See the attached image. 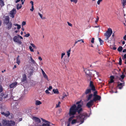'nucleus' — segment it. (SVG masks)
<instances>
[{
  "mask_svg": "<svg viewBox=\"0 0 126 126\" xmlns=\"http://www.w3.org/2000/svg\"><path fill=\"white\" fill-rule=\"evenodd\" d=\"M76 104L78 105L77 107L75 105H74L69 109V115L70 117L69 119V121H71L74 117V115L77 112L79 114L82 110L81 107L83 105V102L81 101L77 102L76 103Z\"/></svg>",
  "mask_w": 126,
  "mask_h": 126,
  "instance_id": "f257e3e1",
  "label": "nucleus"
},
{
  "mask_svg": "<svg viewBox=\"0 0 126 126\" xmlns=\"http://www.w3.org/2000/svg\"><path fill=\"white\" fill-rule=\"evenodd\" d=\"M86 116V114L85 113L80 114L79 115L76 116V119H73L72 121L71 124H73L76 123H80V124H82L84 122Z\"/></svg>",
  "mask_w": 126,
  "mask_h": 126,
  "instance_id": "f03ea898",
  "label": "nucleus"
},
{
  "mask_svg": "<svg viewBox=\"0 0 126 126\" xmlns=\"http://www.w3.org/2000/svg\"><path fill=\"white\" fill-rule=\"evenodd\" d=\"M89 86L91 89H88L86 90L85 92V94H86L90 93L91 90L93 91H95V87L93 85V82L91 81H90Z\"/></svg>",
  "mask_w": 126,
  "mask_h": 126,
  "instance_id": "7ed1b4c3",
  "label": "nucleus"
},
{
  "mask_svg": "<svg viewBox=\"0 0 126 126\" xmlns=\"http://www.w3.org/2000/svg\"><path fill=\"white\" fill-rule=\"evenodd\" d=\"M112 29L110 28L108 29V30L104 33V35L106 37L105 40L107 41L109 37L112 34Z\"/></svg>",
  "mask_w": 126,
  "mask_h": 126,
  "instance_id": "20e7f679",
  "label": "nucleus"
},
{
  "mask_svg": "<svg viewBox=\"0 0 126 126\" xmlns=\"http://www.w3.org/2000/svg\"><path fill=\"white\" fill-rule=\"evenodd\" d=\"M13 40L16 43L19 45H20L22 44L21 40H20L19 37L17 35L15 36L13 38Z\"/></svg>",
  "mask_w": 126,
  "mask_h": 126,
  "instance_id": "39448f33",
  "label": "nucleus"
},
{
  "mask_svg": "<svg viewBox=\"0 0 126 126\" xmlns=\"http://www.w3.org/2000/svg\"><path fill=\"white\" fill-rule=\"evenodd\" d=\"M11 107L14 109H18L19 107V106L18 105L17 102H14L11 104Z\"/></svg>",
  "mask_w": 126,
  "mask_h": 126,
  "instance_id": "423d86ee",
  "label": "nucleus"
},
{
  "mask_svg": "<svg viewBox=\"0 0 126 126\" xmlns=\"http://www.w3.org/2000/svg\"><path fill=\"white\" fill-rule=\"evenodd\" d=\"M32 119L34 120L35 124H38V123H40L41 120L40 119L37 117H33L32 118Z\"/></svg>",
  "mask_w": 126,
  "mask_h": 126,
  "instance_id": "0eeeda50",
  "label": "nucleus"
},
{
  "mask_svg": "<svg viewBox=\"0 0 126 126\" xmlns=\"http://www.w3.org/2000/svg\"><path fill=\"white\" fill-rule=\"evenodd\" d=\"M9 19L10 18L9 16H6L5 17V18L3 22V24L4 25L10 23Z\"/></svg>",
  "mask_w": 126,
  "mask_h": 126,
  "instance_id": "6e6552de",
  "label": "nucleus"
},
{
  "mask_svg": "<svg viewBox=\"0 0 126 126\" xmlns=\"http://www.w3.org/2000/svg\"><path fill=\"white\" fill-rule=\"evenodd\" d=\"M90 73L91 74V76L92 75L94 77H98V73L96 72L95 71L91 70V72H90Z\"/></svg>",
  "mask_w": 126,
  "mask_h": 126,
  "instance_id": "1a4fd4ad",
  "label": "nucleus"
},
{
  "mask_svg": "<svg viewBox=\"0 0 126 126\" xmlns=\"http://www.w3.org/2000/svg\"><path fill=\"white\" fill-rule=\"evenodd\" d=\"M84 71L86 74V76L87 77H90V80L91 77V74L90 73V72L89 70L86 69H84Z\"/></svg>",
  "mask_w": 126,
  "mask_h": 126,
  "instance_id": "9d476101",
  "label": "nucleus"
},
{
  "mask_svg": "<svg viewBox=\"0 0 126 126\" xmlns=\"http://www.w3.org/2000/svg\"><path fill=\"white\" fill-rule=\"evenodd\" d=\"M16 13V10L15 9H13L10 12V16L12 18L14 17V15Z\"/></svg>",
  "mask_w": 126,
  "mask_h": 126,
  "instance_id": "9b49d317",
  "label": "nucleus"
},
{
  "mask_svg": "<svg viewBox=\"0 0 126 126\" xmlns=\"http://www.w3.org/2000/svg\"><path fill=\"white\" fill-rule=\"evenodd\" d=\"M94 102V101L93 100H91L87 104L86 106L88 108H90L93 105Z\"/></svg>",
  "mask_w": 126,
  "mask_h": 126,
  "instance_id": "f8f14e48",
  "label": "nucleus"
},
{
  "mask_svg": "<svg viewBox=\"0 0 126 126\" xmlns=\"http://www.w3.org/2000/svg\"><path fill=\"white\" fill-rule=\"evenodd\" d=\"M4 25L6 26V28L7 29L9 30L11 28L12 26V24L11 22H10V23L6 24Z\"/></svg>",
  "mask_w": 126,
  "mask_h": 126,
  "instance_id": "ddd939ff",
  "label": "nucleus"
},
{
  "mask_svg": "<svg viewBox=\"0 0 126 126\" xmlns=\"http://www.w3.org/2000/svg\"><path fill=\"white\" fill-rule=\"evenodd\" d=\"M101 99V97L98 95H96V96H94V98L93 99L94 101H96L97 100H99Z\"/></svg>",
  "mask_w": 126,
  "mask_h": 126,
  "instance_id": "4468645a",
  "label": "nucleus"
},
{
  "mask_svg": "<svg viewBox=\"0 0 126 126\" xmlns=\"http://www.w3.org/2000/svg\"><path fill=\"white\" fill-rule=\"evenodd\" d=\"M9 121H7L6 119H3L2 121V123L3 126H9Z\"/></svg>",
  "mask_w": 126,
  "mask_h": 126,
  "instance_id": "2eb2a0df",
  "label": "nucleus"
},
{
  "mask_svg": "<svg viewBox=\"0 0 126 126\" xmlns=\"http://www.w3.org/2000/svg\"><path fill=\"white\" fill-rule=\"evenodd\" d=\"M1 114L3 115L6 117L8 116L10 114L9 112L8 111L5 112H1Z\"/></svg>",
  "mask_w": 126,
  "mask_h": 126,
  "instance_id": "dca6fc26",
  "label": "nucleus"
},
{
  "mask_svg": "<svg viewBox=\"0 0 126 126\" xmlns=\"http://www.w3.org/2000/svg\"><path fill=\"white\" fill-rule=\"evenodd\" d=\"M124 86V83H120L118 84V87L119 89H121L123 88V87Z\"/></svg>",
  "mask_w": 126,
  "mask_h": 126,
  "instance_id": "f3484780",
  "label": "nucleus"
},
{
  "mask_svg": "<svg viewBox=\"0 0 126 126\" xmlns=\"http://www.w3.org/2000/svg\"><path fill=\"white\" fill-rule=\"evenodd\" d=\"M44 122H45V123L43 124L42 126H49V123L48 122H47L45 120H43Z\"/></svg>",
  "mask_w": 126,
  "mask_h": 126,
  "instance_id": "a211bd4d",
  "label": "nucleus"
},
{
  "mask_svg": "<svg viewBox=\"0 0 126 126\" xmlns=\"http://www.w3.org/2000/svg\"><path fill=\"white\" fill-rule=\"evenodd\" d=\"M26 80V76L25 74H24L22 76V78L21 79L22 82H25Z\"/></svg>",
  "mask_w": 126,
  "mask_h": 126,
  "instance_id": "6ab92c4d",
  "label": "nucleus"
},
{
  "mask_svg": "<svg viewBox=\"0 0 126 126\" xmlns=\"http://www.w3.org/2000/svg\"><path fill=\"white\" fill-rule=\"evenodd\" d=\"M9 126H12L15 125V123L13 121H8Z\"/></svg>",
  "mask_w": 126,
  "mask_h": 126,
  "instance_id": "aec40b11",
  "label": "nucleus"
},
{
  "mask_svg": "<svg viewBox=\"0 0 126 126\" xmlns=\"http://www.w3.org/2000/svg\"><path fill=\"white\" fill-rule=\"evenodd\" d=\"M17 84V83L15 82L12 83L10 85V87L11 88H12L15 86Z\"/></svg>",
  "mask_w": 126,
  "mask_h": 126,
  "instance_id": "412c9836",
  "label": "nucleus"
},
{
  "mask_svg": "<svg viewBox=\"0 0 126 126\" xmlns=\"http://www.w3.org/2000/svg\"><path fill=\"white\" fill-rule=\"evenodd\" d=\"M63 96H62V99H63L65 97H66L68 95V93H63Z\"/></svg>",
  "mask_w": 126,
  "mask_h": 126,
  "instance_id": "4be33fe9",
  "label": "nucleus"
},
{
  "mask_svg": "<svg viewBox=\"0 0 126 126\" xmlns=\"http://www.w3.org/2000/svg\"><path fill=\"white\" fill-rule=\"evenodd\" d=\"M42 104V103L39 100H36L35 102V104L37 106L39 105Z\"/></svg>",
  "mask_w": 126,
  "mask_h": 126,
  "instance_id": "5701e85b",
  "label": "nucleus"
},
{
  "mask_svg": "<svg viewBox=\"0 0 126 126\" xmlns=\"http://www.w3.org/2000/svg\"><path fill=\"white\" fill-rule=\"evenodd\" d=\"M20 61L19 58V56H18L16 59V63L19 65L20 63Z\"/></svg>",
  "mask_w": 126,
  "mask_h": 126,
  "instance_id": "b1692460",
  "label": "nucleus"
},
{
  "mask_svg": "<svg viewBox=\"0 0 126 126\" xmlns=\"http://www.w3.org/2000/svg\"><path fill=\"white\" fill-rule=\"evenodd\" d=\"M125 77V75H124V74H122L120 76V78H119L120 80L121 81H123V79Z\"/></svg>",
  "mask_w": 126,
  "mask_h": 126,
  "instance_id": "393cba45",
  "label": "nucleus"
},
{
  "mask_svg": "<svg viewBox=\"0 0 126 126\" xmlns=\"http://www.w3.org/2000/svg\"><path fill=\"white\" fill-rule=\"evenodd\" d=\"M22 6L21 4H18L17 5V9L18 10L19 9H21L22 7Z\"/></svg>",
  "mask_w": 126,
  "mask_h": 126,
  "instance_id": "a878e982",
  "label": "nucleus"
},
{
  "mask_svg": "<svg viewBox=\"0 0 126 126\" xmlns=\"http://www.w3.org/2000/svg\"><path fill=\"white\" fill-rule=\"evenodd\" d=\"M4 5L3 0H0V5L1 7L3 6Z\"/></svg>",
  "mask_w": 126,
  "mask_h": 126,
  "instance_id": "bb28decb",
  "label": "nucleus"
},
{
  "mask_svg": "<svg viewBox=\"0 0 126 126\" xmlns=\"http://www.w3.org/2000/svg\"><path fill=\"white\" fill-rule=\"evenodd\" d=\"M93 96L92 94H91L89 95L87 98V100L88 101L90 100Z\"/></svg>",
  "mask_w": 126,
  "mask_h": 126,
  "instance_id": "cd10ccee",
  "label": "nucleus"
},
{
  "mask_svg": "<svg viewBox=\"0 0 126 126\" xmlns=\"http://www.w3.org/2000/svg\"><path fill=\"white\" fill-rule=\"evenodd\" d=\"M8 94H1V96H2V98H3V99H4L6 98H7L8 97Z\"/></svg>",
  "mask_w": 126,
  "mask_h": 126,
  "instance_id": "c85d7f7f",
  "label": "nucleus"
},
{
  "mask_svg": "<svg viewBox=\"0 0 126 126\" xmlns=\"http://www.w3.org/2000/svg\"><path fill=\"white\" fill-rule=\"evenodd\" d=\"M53 92L54 94H58L59 93V91L57 89H53Z\"/></svg>",
  "mask_w": 126,
  "mask_h": 126,
  "instance_id": "c756f323",
  "label": "nucleus"
},
{
  "mask_svg": "<svg viewBox=\"0 0 126 126\" xmlns=\"http://www.w3.org/2000/svg\"><path fill=\"white\" fill-rule=\"evenodd\" d=\"M43 76L44 78L46 79H47L48 81V78L47 75L45 73L43 74Z\"/></svg>",
  "mask_w": 126,
  "mask_h": 126,
  "instance_id": "7c9ffc66",
  "label": "nucleus"
},
{
  "mask_svg": "<svg viewBox=\"0 0 126 126\" xmlns=\"http://www.w3.org/2000/svg\"><path fill=\"white\" fill-rule=\"evenodd\" d=\"M110 82H109L110 83H112L113 82V79L114 78V77L113 76H111L110 77Z\"/></svg>",
  "mask_w": 126,
  "mask_h": 126,
  "instance_id": "2f4dec72",
  "label": "nucleus"
},
{
  "mask_svg": "<svg viewBox=\"0 0 126 126\" xmlns=\"http://www.w3.org/2000/svg\"><path fill=\"white\" fill-rule=\"evenodd\" d=\"M71 51V49H70L68 51H67V55L68 57H69L70 56V52Z\"/></svg>",
  "mask_w": 126,
  "mask_h": 126,
  "instance_id": "473e14b6",
  "label": "nucleus"
},
{
  "mask_svg": "<svg viewBox=\"0 0 126 126\" xmlns=\"http://www.w3.org/2000/svg\"><path fill=\"white\" fill-rule=\"evenodd\" d=\"M30 60L31 61V62H32V63L34 64L35 63V62L32 59V56H30Z\"/></svg>",
  "mask_w": 126,
  "mask_h": 126,
  "instance_id": "72a5a7b5",
  "label": "nucleus"
},
{
  "mask_svg": "<svg viewBox=\"0 0 126 126\" xmlns=\"http://www.w3.org/2000/svg\"><path fill=\"white\" fill-rule=\"evenodd\" d=\"M123 49L122 47V46H120L118 48V50L119 52L121 51Z\"/></svg>",
  "mask_w": 126,
  "mask_h": 126,
  "instance_id": "f704fd0d",
  "label": "nucleus"
},
{
  "mask_svg": "<svg viewBox=\"0 0 126 126\" xmlns=\"http://www.w3.org/2000/svg\"><path fill=\"white\" fill-rule=\"evenodd\" d=\"M123 7L124 8L125 5H126V0H123Z\"/></svg>",
  "mask_w": 126,
  "mask_h": 126,
  "instance_id": "c9c22d12",
  "label": "nucleus"
},
{
  "mask_svg": "<svg viewBox=\"0 0 126 126\" xmlns=\"http://www.w3.org/2000/svg\"><path fill=\"white\" fill-rule=\"evenodd\" d=\"M98 39L100 43V45H102L103 42V41L100 38H98Z\"/></svg>",
  "mask_w": 126,
  "mask_h": 126,
  "instance_id": "e433bc0d",
  "label": "nucleus"
},
{
  "mask_svg": "<svg viewBox=\"0 0 126 126\" xmlns=\"http://www.w3.org/2000/svg\"><path fill=\"white\" fill-rule=\"evenodd\" d=\"M31 45L35 49H37V47L34 45V44L31 43Z\"/></svg>",
  "mask_w": 126,
  "mask_h": 126,
  "instance_id": "4c0bfd02",
  "label": "nucleus"
},
{
  "mask_svg": "<svg viewBox=\"0 0 126 126\" xmlns=\"http://www.w3.org/2000/svg\"><path fill=\"white\" fill-rule=\"evenodd\" d=\"M122 60L121 57H120L119 58V64L120 65H121L122 64Z\"/></svg>",
  "mask_w": 126,
  "mask_h": 126,
  "instance_id": "58836bf2",
  "label": "nucleus"
},
{
  "mask_svg": "<svg viewBox=\"0 0 126 126\" xmlns=\"http://www.w3.org/2000/svg\"><path fill=\"white\" fill-rule=\"evenodd\" d=\"M29 49L31 51L34 52V51L33 50V49L32 48V47L31 46H30L29 47Z\"/></svg>",
  "mask_w": 126,
  "mask_h": 126,
  "instance_id": "ea45409f",
  "label": "nucleus"
},
{
  "mask_svg": "<svg viewBox=\"0 0 126 126\" xmlns=\"http://www.w3.org/2000/svg\"><path fill=\"white\" fill-rule=\"evenodd\" d=\"M71 2H74L75 3H76L77 1V0H70Z\"/></svg>",
  "mask_w": 126,
  "mask_h": 126,
  "instance_id": "a19ab883",
  "label": "nucleus"
},
{
  "mask_svg": "<svg viewBox=\"0 0 126 126\" xmlns=\"http://www.w3.org/2000/svg\"><path fill=\"white\" fill-rule=\"evenodd\" d=\"M3 91V88L1 85L0 84V92H1Z\"/></svg>",
  "mask_w": 126,
  "mask_h": 126,
  "instance_id": "79ce46f5",
  "label": "nucleus"
},
{
  "mask_svg": "<svg viewBox=\"0 0 126 126\" xmlns=\"http://www.w3.org/2000/svg\"><path fill=\"white\" fill-rule=\"evenodd\" d=\"M30 35V34L29 33H27L24 36V37H29Z\"/></svg>",
  "mask_w": 126,
  "mask_h": 126,
  "instance_id": "37998d69",
  "label": "nucleus"
},
{
  "mask_svg": "<svg viewBox=\"0 0 126 126\" xmlns=\"http://www.w3.org/2000/svg\"><path fill=\"white\" fill-rule=\"evenodd\" d=\"M35 126H42V125L40 123H38V124H35Z\"/></svg>",
  "mask_w": 126,
  "mask_h": 126,
  "instance_id": "c03bdc74",
  "label": "nucleus"
},
{
  "mask_svg": "<svg viewBox=\"0 0 126 126\" xmlns=\"http://www.w3.org/2000/svg\"><path fill=\"white\" fill-rule=\"evenodd\" d=\"M67 23H68V25L69 26H71V27H72V25L71 23H69L68 22H67Z\"/></svg>",
  "mask_w": 126,
  "mask_h": 126,
  "instance_id": "a18cd8bd",
  "label": "nucleus"
},
{
  "mask_svg": "<svg viewBox=\"0 0 126 126\" xmlns=\"http://www.w3.org/2000/svg\"><path fill=\"white\" fill-rule=\"evenodd\" d=\"M38 14L40 16V17H41V18L43 19V18L42 17L43 16H42V14H40L39 13H38Z\"/></svg>",
  "mask_w": 126,
  "mask_h": 126,
  "instance_id": "49530a36",
  "label": "nucleus"
},
{
  "mask_svg": "<svg viewBox=\"0 0 126 126\" xmlns=\"http://www.w3.org/2000/svg\"><path fill=\"white\" fill-rule=\"evenodd\" d=\"M97 91H95V92H94V96H96V95H96V94H97Z\"/></svg>",
  "mask_w": 126,
  "mask_h": 126,
  "instance_id": "de8ad7c7",
  "label": "nucleus"
},
{
  "mask_svg": "<svg viewBox=\"0 0 126 126\" xmlns=\"http://www.w3.org/2000/svg\"><path fill=\"white\" fill-rule=\"evenodd\" d=\"M26 22L25 21H23L22 23V26L25 25L26 24Z\"/></svg>",
  "mask_w": 126,
  "mask_h": 126,
  "instance_id": "09e8293b",
  "label": "nucleus"
},
{
  "mask_svg": "<svg viewBox=\"0 0 126 126\" xmlns=\"http://www.w3.org/2000/svg\"><path fill=\"white\" fill-rule=\"evenodd\" d=\"M21 28V26L20 25H18L17 26V29L19 30Z\"/></svg>",
  "mask_w": 126,
  "mask_h": 126,
  "instance_id": "8fccbe9b",
  "label": "nucleus"
},
{
  "mask_svg": "<svg viewBox=\"0 0 126 126\" xmlns=\"http://www.w3.org/2000/svg\"><path fill=\"white\" fill-rule=\"evenodd\" d=\"M34 8L33 6H32V9H30V10L32 12L34 10Z\"/></svg>",
  "mask_w": 126,
  "mask_h": 126,
  "instance_id": "3c124183",
  "label": "nucleus"
},
{
  "mask_svg": "<svg viewBox=\"0 0 126 126\" xmlns=\"http://www.w3.org/2000/svg\"><path fill=\"white\" fill-rule=\"evenodd\" d=\"M102 0H99L97 2V4L99 5L100 4V2L102 1Z\"/></svg>",
  "mask_w": 126,
  "mask_h": 126,
  "instance_id": "603ef678",
  "label": "nucleus"
},
{
  "mask_svg": "<svg viewBox=\"0 0 126 126\" xmlns=\"http://www.w3.org/2000/svg\"><path fill=\"white\" fill-rule=\"evenodd\" d=\"M65 55V53H62L61 54V58L62 59L63 56Z\"/></svg>",
  "mask_w": 126,
  "mask_h": 126,
  "instance_id": "864d4df0",
  "label": "nucleus"
},
{
  "mask_svg": "<svg viewBox=\"0 0 126 126\" xmlns=\"http://www.w3.org/2000/svg\"><path fill=\"white\" fill-rule=\"evenodd\" d=\"M77 41L78 42L81 41V42L83 43L84 42V41H83V39H80V40H78Z\"/></svg>",
  "mask_w": 126,
  "mask_h": 126,
  "instance_id": "5fc2aeb1",
  "label": "nucleus"
},
{
  "mask_svg": "<svg viewBox=\"0 0 126 126\" xmlns=\"http://www.w3.org/2000/svg\"><path fill=\"white\" fill-rule=\"evenodd\" d=\"M94 38H92V40L91 41V42L93 43H94Z\"/></svg>",
  "mask_w": 126,
  "mask_h": 126,
  "instance_id": "6e6d98bb",
  "label": "nucleus"
},
{
  "mask_svg": "<svg viewBox=\"0 0 126 126\" xmlns=\"http://www.w3.org/2000/svg\"><path fill=\"white\" fill-rule=\"evenodd\" d=\"M99 17L98 16H97V18L96 19V20L95 21V22H97L99 20Z\"/></svg>",
  "mask_w": 126,
  "mask_h": 126,
  "instance_id": "4d7b16f0",
  "label": "nucleus"
},
{
  "mask_svg": "<svg viewBox=\"0 0 126 126\" xmlns=\"http://www.w3.org/2000/svg\"><path fill=\"white\" fill-rule=\"evenodd\" d=\"M2 96H1H1H0V101H2L3 100V98H2Z\"/></svg>",
  "mask_w": 126,
  "mask_h": 126,
  "instance_id": "13d9d810",
  "label": "nucleus"
},
{
  "mask_svg": "<svg viewBox=\"0 0 126 126\" xmlns=\"http://www.w3.org/2000/svg\"><path fill=\"white\" fill-rule=\"evenodd\" d=\"M52 88V87L51 86H50L49 87V88H48V90H50Z\"/></svg>",
  "mask_w": 126,
  "mask_h": 126,
  "instance_id": "bf43d9fd",
  "label": "nucleus"
},
{
  "mask_svg": "<svg viewBox=\"0 0 126 126\" xmlns=\"http://www.w3.org/2000/svg\"><path fill=\"white\" fill-rule=\"evenodd\" d=\"M17 36H18L19 38H20L21 39H23V38L21 36H20L19 35H17Z\"/></svg>",
  "mask_w": 126,
  "mask_h": 126,
  "instance_id": "052dcab7",
  "label": "nucleus"
},
{
  "mask_svg": "<svg viewBox=\"0 0 126 126\" xmlns=\"http://www.w3.org/2000/svg\"><path fill=\"white\" fill-rule=\"evenodd\" d=\"M126 58V54L125 55H124L123 57V59H125Z\"/></svg>",
  "mask_w": 126,
  "mask_h": 126,
  "instance_id": "680f3d73",
  "label": "nucleus"
},
{
  "mask_svg": "<svg viewBox=\"0 0 126 126\" xmlns=\"http://www.w3.org/2000/svg\"><path fill=\"white\" fill-rule=\"evenodd\" d=\"M45 92L47 94H49L50 93L48 91V90H46L45 91Z\"/></svg>",
  "mask_w": 126,
  "mask_h": 126,
  "instance_id": "e2e57ef3",
  "label": "nucleus"
},
{
  "mask_svg": "<svg viewBox=\"0 0 126 126\" xmlns=\"http://www.w3.org/2000/svg\"><path fill=\"white\" fill-rule=\"evenodd\" d=\"M30 3L31 4L32 6H33V2L32 1H31L30 2Z\"/></svg>",
  "mask_w": 126,
  "mask_h": 126,
  "instance_id": "0e129e2a",
  "label": "nucleus"
},
{
  "mask_svg": "<svg viewBox=\"0 0 126 126\" xmlns=\"http://www.w3.org/2000/svg\"><path fill=\"white\" fill-rule=\"evenodd\" d=\"M123 39L124 40H126V35L124 37Z\"/></svg>",
  "mask_w": 126,
  "mask_h": 126,
  "instance_id": "69168bd1",
  "label": "nucleus"
},
{
  "mask_svg": "<svg viewBox=\"0 0 126 126\" xmlns=\"http://www.w3.org/2000/svg\"><path fill=\"white\" fill-rule=\"evenodd\" d=\"M95 27L97 28L98 27V30L99 31L100 29V28L99 27V26H95L94 27Z\"/></svg>",
  "mask_w": 126,
  "mask_h": 126,
  "instance_id": "338daca9",
  "label": "nucleus"
},
{
  "mask_svg": "<svg viewBox=\"0 0 126 126\" xmlns=\"http://www.w3.org/2000/svg\"><path fill=\"white\" fill-rule=\"evenodd\" d=\"M38 59L39 60H40V61H42V58L40 57H39Z\"/></svg>",
  "mask_w": 126,
  "mask_h": 126,
  "instance_id": "774afa93",
  "label": "nucleus"
}]
</instances>
